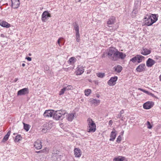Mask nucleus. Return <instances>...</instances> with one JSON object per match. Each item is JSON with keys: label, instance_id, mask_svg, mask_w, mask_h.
Listing matches in <instances>:
<instances>
[{"label": "nucleus", "instance_id": "obj_51", "mask_svg": "<svg viewBox=\"0 0 161 161\" xmlns=\"http://www.w3.org/2000/svg\"><path fill=\"white\" fill-rule=\"evenodd\" d=\"M22 65L23 67H24L25 66V64L24 63H23L22 64Z\"/></svg>", "mask_w": 161, "mask_h": 161}, {"label": "nucleus", "instance_id": "obj_53", "mask_svg": "<svg viewBox=\"0 0 161 161\" xmlns=\"http://www.w3.org/2000/svg\"><path fill=\"white\" fill-rule=\"evenodd\" d=\"M46 125L47 126V125H49L48 124V123H46V124H45L44 125Z\"/></svg>", "mask_w": 161, "mask_h": 161}, {"label": "nucleus", "instance_id": "obj_29", "mask_svg": "<svg viewBox=\"0 0 161 161\" xmlns=\"http://www.w3.org/2000/svg\"><path fill=\"white\" fill-rule=\"evenodd\" d=\"M24 124V128L25 130H26V131H28L30 129V127H29V125L23 123Z\"/></svg>", "mask_w": 161, "mask_h": 161}, {"label": "nucleus", "instance_id": "obj_42", "mask_svg": "<svg viewBox=\"0 0 161 161\" xmlns=\"http://www.w3.org/2000/svg\"><path fill=\"white\" fill-rule=\"evenodd\" d=\"M26 59H27V60L29 61H30L31 60V58L30 57H26Z\"/></svg>", "mask_w": 161, "mask_h": 161}, {"label": "nucleus", "instance_id": "obj_19", "mask_svg": "<svg viewBox=\"0 0 161 161\" xmlns=\"http://www.w3.org/2000/svg\"><path fill=\"white\" fill-rule=\"evenodd\" d=\"M151 53V51L148 50L146 48H144L141 51V54L144 55H147L150 54Z\"/></svg>", "mask_w": 161, "mask_h": 161}, {"label": "nucleus", "instance_id": "obj_41", "mask_svg": "<svg viewBox=\"0 0 161 161\" xmlns=\"http://www.w3.org/2000/svg\"><path fill=\"white\" fill-rule=\"evenodd\" d=\"M62 38H59L58 40V41H57V43H58V44L60 46V40Z\"/></svg>", "mask_w": 161, "mask_h": 161}, {"label": "nucleus", "instance_id": "obj_45", "mask_svg": "<svg viewBox=\"0 0 161 161\" xmlns=\"http://www.w3.org/2000/svg\"><path fill=\"white\" fill-rule=\"evenodd\" d=\"M143 92L147 94H148V93H149V92L144 89L143 90Z\"/></svg>", "mask_w": 161, "mask_h": 161}, {"label": "nucleus", "instance_id": "obj_27", "mask_svg": "<svg viewBox=\"0 0 161 161\" xmlns=\"http://www.w3.org/2000/svg\"><path fill=\"white\" fill-rule=\"evenodd\" d=\"M21 137L20 135H18L16 136L15 138L14 141L15 142H19L21 140Z\"/></svg>", "mask_w": 161, "mask_h": 161}, {"label": "nucleus", "instance_id": "obj_50", "mask_svg": "<svg viewBox=\"0 0 161 161\" xmlns=\"http://www.w3.org/2000/svg\"><path fill=\"white\" fill-rule=\"evenodd\" d=\"M138 90H140V91H141L143 92V89H142V88H139L138 89Z\"/></svg>", "mask_w": 161, "mask_h": 161}, {"label": "nucleus", "instance_id": "obj_32", "mask_svg": "<svg viewBox=\"0 0 161 161\" xmlns=\"http://www.w3.org/2000/svg\"><path fill=\"white\" fill-rule=\"evenodd\" d=\"M91 102L95 104L96 105H97L98 103H100V101L99 100L93 99L92 100Z\"/></svg>", "mask_w": 161, "mask_h": 161}, {"label": "nucleus", "instance_id": "obj_3", "mask_svg": "<svg viewBox=\"0 0 161 161\" xmlns=\"http://www.w3.org/2000/svg\"><path fill=\"white\" fill-rule=\"evenodd\" d=\"M118 50L113 47L109 48L107 51V55L109 58H111L112 60H114V57L117 56Z\"/></svg>", "mask_w": 161, "mask_h": 161}, {"label": "nucleus", "instance_id": "obj_7", "mask_svg": "<svg viewBox=\"0 0 161 161\" xmlns=\"http://www.w3.org/2000/svg\"><path fill=\"white\" fill-rule=\"evenodd\" d=\"M154 103L152 102L148 101L145 103L143 105V108L146 109H148L151 108L154 105Z\"/></svg>", "mask_w": 161, "mask_h": 161}, {"label": "nucleus", "instance_id": "obj_20", "mask_svg": "<svg viewBox=\"0 0 161 161\" xmlns=\"http://www.w3.org/2000/svg\"><path fill=\"white\" fill-rule=\"evenodd\" d=\"M0 25L3 27L6 28H9L10 27L11 25L10 24L5 21L1 20H0Z\"/></svg>", "mask_w": 161, "mask_h": 161}, {"label": "nucleus", "instance_id": "obj_22", "mask_svg": "<svg viewBox=\"0 0 161 161\" xmlns=\"http://www.w3.org/2000/svg\"><path fill=\"white\" fill-rule=\"evenodd\" d=\"M114 69L115 71L117 72L118 73H120L122 70V68L121 66L118 65L116 66H115L114 67Z\"/></svg>", "mask_w": 161, "mask_h": 161}, {"label": "nucleus", "instance_id": "obj_33", "mask_svg": "<svg viewBox=\"0 0 161 161\" xmlns=\"http://www.w3.org/2000/svg\"><path fill=\"white\" fill-rule=\"evenodd\" d=\"M137 61L136 55L135 57L132 58L130 60V61L132 62L133 63H135L136 61Z\"/></svg>", "mask_w": 161, "mask_h": 161}, {"label": "nucleus", "instance_id": "obj_44", "mask_svg": "<svg viewBox=\"0 0 161 161\" xmlns=\"http://www.w3.org/2000/svg\"><path fill=\"white\" fill-rule=\"evenodd\" d=\"M11 133V131L9 130L8 132L7 133V134L6 135L8 136L9 137Z\"/></svg>", "mask_w": 161, "mask_h": 161}, {"label": "nucleus", "instance_id": "obj_14", "mask_svg": "<svg viewBox=\"0 0 161 161\" xmlns=\"http://www.w3.org/2000/svg\"><path fill=\"white\" fill-rule=\"evenodd\" d=\"M74 155L75 157L79 158L81 154V151L79 148H75L74 150Z\"/></svg>", "mask_w": 161, "mask_h": 161}, {"label": "nucleus", "instance_id": "obj_47", "mask_svg": "<svg viewBox=\"0 0 161 161\" xmlns=\"http://www.w3.org/2000/svg\"><path fill=\"white\" fill-rule=\"evenodd\" d=\"M85 1H86V0H79V2H81V3L84 2Z\"/></svg>", "mask_w": 161, "mask_h": 161}, {"label": "nucleus", "instance_id": "obj_2", "mask_svg": "<svg viewBox=\"0 0 161 161\" xmlns=\"http://www.w3.org/2000/svg\"><path fill=\"white\" fill-rule=\"evenodd\" d=\"M144 19H146L145 20V24L148 26L152 25L158 20L156 15L153 14H152V15L148 16V18L146 17Z\"/></svg>", "mask_w": 161, "mask_h": 161}, {"label": "nucleus", "instance_id": "obj_36", "mask_svg": "<svg viewBox=\"0 0 161 161\" xmlns=\"http://www.w3.org/2000/svg\"><path fill=\"white\" fill-rule=\"evenodd\" d=\"M147 128L149 129H151L152 126V125H151L150 122H149V121H147Z\"/></svg>", "mask_w": 161, "mask_h": 161}, {"label": "nucleus", "instance_id": "obj_40", "mask_svg": "<svg viewBox=\"0 0 161 161\" xmlns=\"http://www.w3.org/2000/svg\"><path fill=\"white\" fill-rule=\"evenodd\" d=\"M161 57L158 56H156L155 57V58L157 60L159 59Z\"/></svg>", "mask_w": 161, "mask_h": 161}, {"label": "nucleus", "instance_id": "obj_9", "mask_svg": "<svg viewBox=\"0 0 161 161\" xmlns=\"http://www.w3.org/2000/svg\"><path fill=\"white\" fill-rule=\"evenodd\" d=\"M13 8L16 9L18 8L20 4L19 0H11Z\"/></svg>", "mask_w": 161, "mask_h": 161}, {"label": "nucleus", "instance_id": "obj_5", "mask_svg": "<svg viewBox=\"0 0 161 161\" xmlns=\"http://www.w3.org/2000/svg\"><path fill=\"white\" fill-rule=\"evenodd\" d=\"M51 17V15L48 11H44L42 15V20L43 22H46L48 18Z\"/></svg>", "mask_w": 161, "mask_h": 161}, {"label": "nucleus", "instance_id": "obj_49", "mask_svg": "<svg viewBox=\"0 0 161 161\" xmlns=\"http://www.w3.org/2000/svg\"><path fill=\"white\" fill-rule=\"evenodd\" d=\"M18 78H15L14 79V81L15 82H16L18 80Z\"/></svg>", "mask_w": 161, "mask_h": 161}, {"label": "nucleus", "instance_id": "obj_12", "mask_svg": "<svg viewBox=\"0 0 161 161\" xmlns=\"http://www.w3.org/2000/svg\"><path fill=\"white\" fill-rule=\"evenodd\" d=\"M155 63L154 60L151 58H149L146 61V65L148 67H152Z\"/></svg>", "mask_w": 161, "mask_h": 161}, {"label": "nucleus", "instance_id": "obj_15", "mask_svg": "<svg viewBox=\"0 0 161 161\" xmlns=\"http://www.w3.org/2000/svg\"><path fill=\"white\" fill-rule=\"evenodd\" d=\"M117 55L116 56V57L118 58L121 59H124L126 56V55L125 54H124L122 52H119L118 50L117 52Z\"/></svg>", "mask_w": 161, "mask_h": 161}, {"label": "nucleus", "instance_id": "obj_8", "mask_svg": "<svg viewBox=\"0 0 161 161\" xmlns=\"http://www.w3.org/2000/svg\"><path fill=\"white\" fill-rule=\"evenodd\" d=\"M29 90L28 88H24L19 90L17 92L18 95H25L28 94Z\"/></svg>", "mask_w": 161, "mask_h": 161}, {"label": "nucleus", "instance_id": "obj_4", "mask_svg": "<svg viewBox=\"0 0 161 161\" xmlns=\"http://www.w3.org/2000/svg\"><path fill=\"white\" fill-rule=\"evenodd\" d=\"M87 121L88 125L87 131L89 132H95L96 130V125L94 122L90 118H88Z\"/></svg>", "mask_w": 161, "mask_h": 161}, {"label": "nucleus", "instance_id": "obj_25", "mask_svg": "<svg viewBox=\"0 0 161 161\" xmlns=\"http://www.w3.org/2000/svg\"><path fill=\"white\" fill-rule=\"evenodd\" d=\"M125 157L121 156L114 158L113 160L114 161H123L125 159Z\"/></svg>", "mask_w": 161, "mask_h": 161}, {"label": "nucleus", "instance_id": "obj_54", "mask_svg": "<svg viewBox=\"0 0 161 161\" xmlns=\"http://www.w3.org/2000/svg\"><path fill=\"white\" fill-rule=\"evenodd\" d=\"M1 36H2V37H4V35L3 34H2L1 35Z\"/></svg>", "mask_w": 161, "mask_h": 161}, {"label": "nucleus", "instance_id": "obj_60", "mask_svg": "<svg viewBox=\"0 0 161 161\" xmlns=\"http://www.w3.org/2000/svg\"><path fill=\"white\" fill-rule=\"evenodd\" d=\"M124 131H123V132H122V133H124Z\"/></svg>", "mask_w": 161, "mask_h": 161}, {"label": "nucleus", "instance_id": "obj_11", "mask_svg": "<svg viewBox=\"0 0 161 161\" xmlns=\"http://www.w3.org/2000/svg\"><path fill=\"white\" fill-rule=\"evenodd\" d=\"M146 68L145 65L144 64H141L136 68V70L138 72H142L145 70Z\"/></svg>", "mask_w": 161, "mask_h": 161}, {"label": "nucleus", "instance_id": "obj_56", "mask_svg": "<svg viewBox=\"0 0 161 161\" xmlns=\"http://www.w3.org/2000/svg\"><path fill=\"white\" fill-rule=\"evenodd\" d=\"M46 129H47V130H48L49 129V127H47L46 128Z\"/></svg>", "mask_w": 161, "mask_h": 161}, {"label": "nucleus", "instance_id": "obj_52", "mask_svg": "<svg viewBox=\"0 0 161 161\" xmlns=\"http://www.w3.org/2000/svg\"><path fill=\"white\" fill-rule=\"evenodd\" d=\"M123 110H122L120 112V113L121 115V114H122L123 113Z\"/></svg>", "mask_w": 161, "mask_h": 161}, {"label": "nucleus", "instance_id": "obj_10", "mask_svg": "<svg viewBox=\"0 0 161 161\" xmlns=\"http://www.w3.org/2000/svg\"><path fill=\"white\" fill-rule=\"evenodd\" d=\"M54 110H46L44 113L43 115L45 117H52L53 116Z\"/></svg>", "mask_w": 161, "mask_h": 161}, {"label": "nucleus", "instance_id": "obj_57", "mask_svg": "<svg viewBox=\"0 0 161 161\" xmlns=\"http://www.w3.org/2000/svg\"><path fill=\"white\" fill-rule=\"evenodd\" d=\"M46 69H47V70L49 68H48V66H47V67H46Z\"/></svg>", "mask_w": 161, "mask_h": 161}, {"label": "nucleus", "instance_id": "obj_34", "mask_svg": "<svg viewBox=\"0 0 161 161\" xmlns=\"http://www.w3.org/2000/svg\"><path fill=\"white\" fill-rule=\"evenodd\" d=\"M8 136L5 135L3 138V142H5L8 139Z\"/></svg>", "mask_w": 161, "mask_h": 161}, {"label": "nucleus", "instance_id": "obj_13", "mask_svg": "<svg viewBox=\"0 0 161 161\" xmlns=\"http://www.w3.org/2000/svg\"><path fill=\"white\" fill-rule=\"evenodd\" d=\"M41 144V142L40 140H37L35 142L34 146L37 149H40L42 147Z\"/></svg>", "mask_w": 161, "mask_h": 161}, {"label": "nucleus", "instance_id": "obj_61", "mask_svg": "<svg viewBox=\"0 0 161 161\" xmlns=\"http://www.w3.org/2000/svg\"><path fill=\"white\" fill-rule=\"evenodd\" d=\"M160 46H161V43Z\"/></svg>", "mask_w": 161, "mask_h": 161}, {"label": "nucleus", "instance_id": "obj_28", "mask_svg": "<svg viewBox=\"0 0 161 161\" xmlns=\"http://www.w3.org/2000/svg\"><path fill=\"white\" fill-rule=\"evenodd\" d=\"M75 36L76 41L77 42H79L80 41V35L79 32H76Z\"/></svg>", "mask_w": 161, "mask_h": 161}, {"label": "nucleus", "instance_id": "obj_39", "mask_svg": "<svg viewBox=\"0 0 161 161\" xmlns=\"http://www.w3.org/2000/svg\"><path fill=\"white\" fill-rule=\"evenodd\" d=\"M106 53H103V54L102 55V58H105L107 56Z\"/></svg>", "mask_w": 161, "mask_h": 161}, {"label": "nucleus", "instance_id": "obj_46", "mask_svg": "<svg viewBox=\"0 0 161 161\" xmlns=\"http://www.w3.org/2000/svg\"><path fill=\"white\" fill-rule=\"evenodd\" d=\"M113 123V121L112 120H110L109 121L108 124L109 125H112Z\"/></svg>", "mask_w": 161, "mask_h": 161}, {"label": "nucleus", "instance_id": "obj_59", "mask_svg": "<svg viewBox=\"0 0 161 161\" xmlns=\"http://www.w3.org/2000/svg\"><path fill=\"white\" fill-rule=\"evenodd\" d=\"M29 56H31V53H30V54H29Z\"/></svg>", "mask_w": 161, "mask_h": 161}, {"label": "nucleus", "instance_id": "obj_38", "mask_svg": "<svg viewBox=\"0 0 161 161\" xmlns=\"http://www.w3.org/2000/svg\"><path fill=\"white\" fill-rule=\"evenodd\" d=\"M67 90H71L72 88V87L71 85H69L67 86Z\"/></svg>", "mask_w": 161, "mask_h": 161}, {"label": "nucleus", "instance_id": "obj_21", "mask_svg": "<svg viewBox=\"0 0 161 161\" xmlns=\"http://www.w3.org/2000/svg\"><path fill=\"white\" fill-rule=\"evenodd\" d=\"M75 113L69 114L67 117V119L69 121H71L74 119Z\"/></svg>", "mask_w": 161, "mask_h": 161}, {"label": "nucleus", "instance_id": "obj_48", "mask_svg": "<svg viewBox=\"0 0 161 161\" xmlns=\"http://www.w3.org/2000/svg\"><path fill=\"white\" fill-rule=\"evenodd\" d=\"M63 89H64V90L65 91H66V90H67V86L64 87Z\"/></svg>", "mask_w": 161, "mask_h": 161}, {"label": "nucleus", "instance_id": "obj_17", "mask_svg": "<svg viewBox=\"0 0 161 161\" xmlns=\"http://www.w3.org/2000/svg\"><path fill=\"white\" fill-rule=\"evenodd\" d=\"M115 18L114 16H112L108 19L107 24L108 25H113L115 22Z\"/></svg>", "mask_w": 161, "mask_h": 161}, {"label": "nucleus", "instance_id": "obj_18", "mask_svg": "<svg viewBox=\"0 0 161 161\" xmlns=\"http://www.w3.org/2000/svg\"><path fill=\"white\" fill-rule=\"evenodd\" d=\"M77 70L76 71V74L77 75H80L83 73L84 69L82 66L79 65L77 67Z\"/></svg>", "mask_w": 161, "mask_h": 161}, {"label": "nucleus", "instance_id": "obj_55", "mask_svg": "<svg viewBox=\"0 0 161 161\" xmlns=\"http://www.w3.org/2000/svg\"><path fill=\"white\" fill-rule=\"evenodd\" d=\"M159 78H160V80L161 81V75L159 76Z\"/></svg>", "mask_w": 161, "mask_h": 161}, {"label": "nucleus", "instance_id": "obj_16", "mask_svg": "<svg viewBox=\"0 0 161 161\" xmlns=\"http://www.w3.org/2000/svg\"><path fill=\"white\" fill-rule=\"evenodd\" d=\"M116 131L115 130L111 132L110 135V138L109 139L110 141H114L116 136Z\"/></svg>", "mask_w": 161, "mask_h": 161}, {"label": "nucleus", "instance_id": "obj_26", "mask_svg": "<svg viewBox=\"0 0 161 161\" xmlns=\"http://www.w3.org/2000/svg\"><path fill=\"white\" fill-rule=\"evenodd\" d=\"M74 29L75 30V33L79 32V28L78 24L75 23V24H74Z\"/></svg>", "mask_w": 161, "mask_h": 161}, {"label": "nucleus", "instance_id": "obj_6", "mask_svg": "<svg viewBox=\"0 0 161 161\" xmlns=\"http://www.w3.org/2000/svg\"><path fill=\"white\" fill-rule=\"evenodd\" d=\"M118 79V77L116 76L111 77L110 79L108 81V84L110 86H113L116 83V81Z\"/></svg>", "mask_w": 161, "mask_h": 161}, {"label": "nucleus", "instance_id": "obj_1", "mask_svg": "<svg viewBox=\"0 0 161 161\" xmlns=\"http://www.w3.org/2000/svg\"><path fill=\"white\" fill-rule=\"evenodd\" d=\"M66 112L65 111L57 110L54 111L53 114V118L56 120H62L65 117L64 115Z\"/></svg>", "mask_w": 161, "mask_h": 161}, {"label": "nucleus", "instance_id": "obj_23", "mask_svg": "<svg viewBox=\"0 0 161 161\" xmlns=\"http://www.w3.org/2000/svg\"><path fill=\"white\" fill-rule=\"evenodd\" d=\"M137 59V62L138 63H141L142 62V59L144 58V57L141 55H136Z\"/></svg>", "mask_w": 161, "mask_h": 161}, {"label": "nucleus", "instance_id": "obj_58", "mask_svg": "<svg viewBox=\"0 0 161 161\" xmlns=\"http://www.w3.org/2000/svg\"><path fill=\"white\" fill-rule=\"evenodd\" d=\"M42 151V150H41V151H39L37 152V153H39V152H40Z\"/></svg>", "mask_w": 161, "mask_h": 161}, {"label": "nucleus", "instance_id": "obj_30", "mask_svg": "<svg viewBox=\"0 0 161 161\" xmlns=\"http://www.w3.org/2000/svg\"><path fill=\"white\" fill-rule=\"evenodd\" d=\"M97 75L99 78H103L105 75V74L104 73H99L97 74Z\"/></svg>", "mask_w": 161, "mask_h": 161}, {"label": "nucleus", "instance_id": "obj_31", "mask_svg": "<svg viewBox=\"0 0 161 161\" xmlns=\"http://www.w3.org/2000/svg\"><path fill=\"white\" fill-rule=\"evenodd\" d=\"M91 90L90 89L85 90V95L87 96H88L90 94Z\"/></svg>", "mask_w": 161, "mask_h": 161}, {"label": "nucleus", "instance_id": "obj_24", "mask_svg": "<svg viewBox=\"0 0 161 161\" xmlns=\"http://www.w3.org/2000/svg\"><path fill=\"white\" fill-rule=\"evenodd\" d=\"M77 60V59L74 57H72L70 58L68 61L69 64H72L75 63Z\"/></svg>", "mask_w": 161, "mask_h": 161}, {"label": "nucleus", "instance_id": "obj_37", "mask_svg": "<svg viewBox=\"0 0 161 161\" xmlns=\"http://www.w3.org/2000/svg\"><path fill=\"white\" fill-rule=\"evenodd\" d=\"M64 89H62L61 90V91H60L59 93V95H61L64 93V92L65 91L64 90Z\"/></svg>", "mask_w": 161, "mask_h": 161}, {"label": "nucleus", "instance_id": "obj_43", "mask_svg": "<svg viewBox=\"0 0 161 161\" xmlns=\"http://www.w3.org/2000/svg\"><path fill=\"white\" fill-rule=\"evenodd\" d=\"M148 95L150 96H151L152 97H154V94L153 93H151L150 92H149V93H148Z\"/></svg>", "mask_w": 161, "mask_h": 161}, {"label": "nucleus", "instance_id": "obj_35", "mask_svg": "<svg viewBox=\"0 0 161 161\" xmlns=\"http://www.w3.org/2000/svg\"><path fill=\"white\" fill-rule=\"evenodd\" d=\"M121 140V137L120 136H119L116 140V142L118 143H119Z\"/></svg>", "mask_w": 161, "mask_h": 161}]
</instances>
